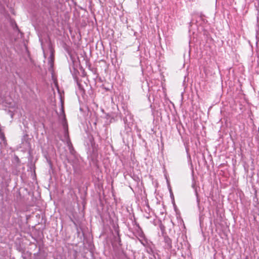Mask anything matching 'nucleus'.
<instances>
[{
  "mask_svg": "<svg viewBox=\"0 0 259 259\" xmlns=\"http://www.w3.org/2000/svg\"><path fill=\"white\" fill-rule=\"evenodd\" d=\"M51 58H52V60H53V59H54V55L52 53V55H51Z\"/></svg>",
  "mask_w": 259,
  "mask_h": 259,
  "instance_id": "obj_1",
  "label": "nucleus"
}]
</instances>
